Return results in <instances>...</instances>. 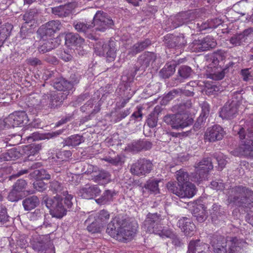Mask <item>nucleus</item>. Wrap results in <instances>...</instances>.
I'll use <instances>...</instances> for the list:
<instances>
[{
    "mask_svg": "<svg viewBox=\"0 0 253 253\" xmlns=\"http://www.w3.org/2000/svg\"><path fill=\"white\" fill-rule=\"evenodd\" d=\"M229 204L241 208L247 213L246 221L253 226V191L243 185L235 186L228 192Z\"/></svg>",
    "mask_w": 253,
    "mask_h": 253,
    "instance_id": "1",
    "label": "nucleus"
},
{
    "mask_svg": "<svg viewBox=\"0 0 253 253\" xmlns=\"http://www.w3.org/2000/svg\"><path fill=\"white\" fill-rule=\"evenodd\" d=\"M137 227V223L129 222L123 216H118L107 225L106 233L117 240L126 243L134 237Z\"/></svg>",
    "mask_w": 253,
    "mask_h": 253,
    "instance_id": "2",
    "label": "nucleus"
},
{
    "mask_svg": "<svg viewBox=\"0 0 253 253\" xmlns=\"http://www.w3.org/2000/svg\"><path fill=\"white\" fill-rule=\"evenodd\" d=\"M237 134L240 145V152L248 158H253V115L245 121L244 126H238Z\"/></svg>",
    "mask_w": 253,
    "mask_h": 253,
    "instance_id": "3",
    "label": "nucleus"
},
{
    "mask_svg": "<svg viewBox=\"0 0 253 253\" xmlns=\"http://www.w3.org/2000/svg\"><path fill=\"white\" fill-rule=\"evenodd\" d=\"M73 196L71 194H67L64 198L57 195L52 198H46L44 203L52 217L61 219L73 206Z\"/></svg>",
    "mask_w": 253,
    "mask_h": 253,
    "instance_id": "4",
    "label": "nucleus"
},
{
    "mask_svg": "<svg viewBox=\"0 0 253 253\" xmlns=\"http://www.w3.org/2000/svg\"><path fill=\"white\" fill-rule=\"evenodd\" d=\"M224 52L218 50L213 53L212 56V65L215 68V71L211 75V78L214 80H221L224 78L225 75L230 69L233 68L234 63L231 61L227 64L224 68H222L225 58Z\"/></svg>",
    "mask_w": 253,
    "mask_h": 253,
    "instance_id": "5",
    "label": "nucleus"
},
{
    "mask_svg": "<svg viewBox=\"0 0 253 253\" xmlns=\"http://www.w3.org/2000/svg\"><path fill=\"white\" fill-rule=\"evenodd\" d=\"M195 171L190 175V179L195 182H200L205 180L209 172L213 168L211 158H205L198 162H196L194 166Z\"/></svg>",
    "mask_w": 253,
    "mask_h": 253,
    "instance_id": "6",
    "label": "nucleus"
},
{
    "mask_svg": "<svg viewBox=\"0 0 253 253\" xmlns=\"http://www.w3.org/2000/svg\"><path fill=\"white\" fill-rule=\"evenodd\" d=\"M163 120L174 129H183L193 123V119L186 113L168 114L164 117Z\"/></svg>",
    "mask_w": 253,
    "mask_h": 253,
    "instance_id": "7",
    "label": "nucleus"
},
{
    "mask_svg": "<svg viewBox=\"0 0 253 253\" xmlns=\"http://www.w3.org/2000/svg\"><path fill=\"white\" fill-rule=\"evenodd\" d=\"M29 121L24 111L15 112L0 122V130L5 128L14 127L27 125Z\"/></svg>",
    "mask_w": 253,
    "mask_h": 253,
    "instance_id": "8",
    "label": "nucleus"
},
{
    "mask_svg": "<svg viewBox=\"0 0 253 253\" xmlns=\"http://www.w3.org/2000/svg\"><path fill=\"white\" fill-rule=\"evenodd\" d=\"M163 219L161 212H148L143 222L142 227L150 233L155 234L160 231Z\"/></svg>",
    "mask_w": 253,
    "mask_h": 253,
    "instance_id": "9",
    "label": "nucleus"
},
{
    "mask_svg": "<svg viewBox=\"0 0 253 253\" xmlns=\"http://www.w3.org/2000/svg\"><path fill=\"white\" fill-rule=\"evenodd\" d=\"M92 25L96 31L105 32L107 29L112 28L114 22L107 13L98 10L93 17Z\"/></svg>",
    "mask_w": 253,
    "mask_h": 253,
    "instance_id": "10",
    "label": "nucleus"
},
{
    "mask_svg": "<svg viewBox=\"0 0 253 253\" xmlns=\"http://www.w3.org/2000/svg\"><path fill=\"white\" fill-rule=\"evenodd\" d=\"M199 17L197 9L179 12L170 18L172 28H176L183 25H187Z\"/></svg>",
    "mask_w": 253,
    "mask_h": 253,
    "instance_id": "11",
    "label": "nucleus"
},
{
    "mask_svg": "<svg viewBox=\"0 0 253 253\" xmlns=\"http://www.w3.org/2000/svg\"><path fill=\"white\" fill-rule=\"evenodd\" d=\"M62 28V25L59 20H51L42 25L37 33L41 38H51Z\"/></svg>",
    "mask_w": 253,
    "mask_h": 253,
    "instance_id": "12",
    "label": "nucleus"
},
{
    "mask_svg": "<svg viewBox=\"0 0 253 253\" xmlns=\"http://www.w3.org/2000/svg\"><path fill=\"white\" fill-rule=\"evenodd\" d=\"M153 165L151 161L145 158L139 159L130 166V172L133 175L145 176L152 170Z\"/></svg>",
    "mask_w": 253,
    "mask_h": 253,
    "instance_id": "13",
    "label": "nucleus"
},
{
    "mask_svg": "<svg viewBox=\"0 0 253 253\" xmlns=\"http://www.w3.org/2000/svg\"><path fill=\"white\" fill-rule=\"evenodd\" d=\"M216 44V41L212 37L207 36L201 39L194 40L190 46L193 51L200 52L213 48Z\"/></svg>",
    "mask_w": 253,
    "mask_h": 253,
    "instance_id": "14",
    "label": "nucleus"
},
{
    "mask_svg": "<svg viewBox=\"0 0 253 253\" xmlns=\"http://www.w3.org/2000/svg\"><path fill=\"white\" fill-rule=\"evenodd\" d=\"M253 38V28L245 29L242 32L233 35L229 39L230 43L234 46L244 45L250 42Z\"/></svg>",
    "mask_w": 253,
    "mask_h": 253,
    "instance_id": "15",
    "label": "nucleus"
},
{
    "mask_svg": "<svg viewBox=\"0 0 253 253\" xmlns=\"http://www.w3.org/2000/svg\"><path fill=\"white\" fill-rule=\"evenodd\" d=\"M166 46L169 48L180 49L187 44V41L183 34L176 36L172 34H167L163 38Z\"/></svg>",
    "mask_w": 253,
    "mask_h": 253,
    "instance_id": "16",
    "label": "nucleus"
},
{
    "mask_svg": "<svg viewBox=\"0 0 253 253\" xmlns=\"http://www.w3.org/2000/svg\"><path fill=\"white\" fill-rule=\"evenodd\" d=\"M157 57V54L154 52H145L138 58L137 65L135 67V72L145 71L148 67L156 61Z\"/></svg>",
    "mask_w": 253,
    "mask_h": 253,
    "instance_id": "17",
    "label": "nucleus"
},
{
    "mask_svg": "<svg viewBox=\"0 0 253 253\" xmlns=\"http://www.w3.org/2000/svg\"><path fill=\"white\" fill-rule=\"evenodd\" d=\"M65 44L68 46H77L76 51L80 55H83L85 53V51L80 49L84 43V40L79 34L69 33L65 37Z\"/></svg>",
    "mask_w": 253,
    "mask_h": 253,
    "instance_id": "18",
    "label": "nucleus"
},
{
    "mask_svg": "<svg viewBox=\"0 0 253 253\" xmlns=\"http://www.w3.org/2000/svg\"><path fill=\"white\" fill-rule=\"evenodd\" d=\"M225 243L224 238L222 236L214 235L212 237L211 244L213 247V251L215 253H228L229 241L230 238Z\"/></svg>",
    "mask_w": 253,
    "mask_h": 253,
    "instance_id": "19",
    "label": "nucleus"
},
{
    "mask_svg": "<svg viewBox=\"0 0 253 253\" xmlns=\"http://www.w3.org/2000/svg\"><path fill=\"white\" fill-rule=\"evenodd\" d=\"M197 85L201 87V91L207 95H214L224 90L222 86L209 81H198Z\"/></svg>",
    "mask_w": 253,
    "mask_h": 253,
    "instance_id": "20",
    "label": "nucleus"
},
{
    "mask_svg": "<svg viewBox=\"0 0 253 253\" xmlns=\"http://www.w3.org/2000/svg\"><path fill=\"white\" fill-rule=\"evenodd\" d=\"M237 103L227 101L222 108L219 116L223 119L231 120L238 114L239 106Z\"/></svg>",
    "mask_w": 253,
    "mask_h": 253,
    "instance_id": "21",
    "label": "nucleus"
},
{
    "mask_svg": "<svg viewBox=\"0 0 253 253\" xmlns=\"http://www.w3.org/2000/svg\"><path fill=\"white\" fill-rule=\"evenodd\" d=\"M223 128L218 125H214L209 128L205 134V139L209 142H215L221 140L225 135Z\"/></svg>",
    "mask_w": 253,
    "mask_h": 253,
    "instance_id": "22",
    "label": "nucleus"
},
{
    "mask_svg": "<svg viewBox=\"0 0 253 253\" xmlns=\"http://www.w3.org/2000/svg\"><path fill=\"white\" fill-rule=\"evenodd\" d=\"M187 253H211L210 246L199 239L190 241Z\"/></svg>",
    "mask_w": 253,
    "mask_h": 253,
    "instance_id": "23",
    "label": "nucleus"
},
{
    "mask_svg": "<svg viewBox=\"0 0 253 253\" xmlns=\"http://www.w3.org/2000/svg\"><path fill=\"white\" fill-rule=\"evenodd\" d=\"M101 190L97 185H85L80 190V196L86 199H92L99 195Z\"/></svg>",
    "mask_w": 253,
    "mask_h": 253,
    "instance_id": "24",
    "label": "nucleus"
},
{
    "mask_svg": "<svg viewBox=\"0 0 253 253\" xmlns=\"http://www.w3.org/2000/svg\"><path fill=\"white\" fill-rule=\"evenodd\" d=\"M51 84L54 88L59 91L65 92V95L67 96L70 92L73 91L71 85L67 80L62 77L56 78L52 81Z\"/></svg>",
    "mask_w": 253,
    "mask_h": 253,
    "instance_id": "25",
    "label": "nucleus"
},
{
    "mask_svg": "<svg viewBox=\"0 0 253 253\" xmlns=\"http://www.w3.org/2000/svg\"><path fill=\"white\" fill-rule=\"evenodd\" d=\"M117 42L112 39L107 42V46H105V52L103 57L106 58L108 62H110L115 60L118 50Z\"/></svg>",
    "mask_w": 253,
    "mask_h": 253,
    "instance_id": "26",
    "label": "nucleus"
},
{
    "mask_svg": "<svg viewBox=\"0 0 253 253\" xmlns=\"http://www.w3.org/2000/svg\"><path fill=\"white\" fill-rule=\"evenodd\" d=\"M40 44L38 47L39 52L44 53L55 48L58 44L55 39L52 38H41L39 41Z\"/></svg>",
    "mask_w": 253,
    "mask_h": 253,
    "instance_id": "27",
    "label": "nucleus"
},
{
    "mask_svg": "<svg viewBox=\"0 0 253 253\" xmlns=\"http://www.w3.org/2000/svg\"><path fill=\"white\" fill-rule=\"evenodd\" d=\"M247 243L243 239L236 237L230 238L229 241L228 253H242V250Z\"/></svg>",
    "mask_w": 253,
    "mask_h": 253,
    "instance_id": "28",
    "label": "nucleus"
},
{
    "mask_svg": "<svg viewBox=\"0 0 253 253\" xmlns=\"http://www.w3.org/2000/svg\"><path fill=\"white\" fill-rule=\"evenodd\" d=\"M177 226L186 236L193 234L192 232L195 228L194 224L191 222L190 219L187 217H182L177 222Z\"/></svg>",
    "mask_w": 253,
    "mask_h": 253,
    "instance_id": "29",
    "label": "nucleus"
},
{
    "mask_svg": "<svg viewBox=\"0 0 253 253\" xmlns=\"http://www.w3.org/2000/svg\"><path fill=\"white\" fill-rule=\"evenodd\" d=\"M193 73L191 68L187 65H181L178 67L177 76L175 79L177 84L181 83L183 80L190 78Z\"/></svg>",
    "mask_w": 253,
    "mask_h": 253,
    "instance_id": "30",
    "label": "nucleus"
},
{
    "mask_svg": "<svg viewBox=\"0 0 253 253\" xmlns=\"http://www.w3.org/2000/svg\"><path fill=\"white\" fill-rule=\"evenodd\" d=\"M152 42L150 40L146 39L143 41H141L135 43L131 48H130L128 54L132 56H134L137 53L143 51L148 47L151 45Z\"/></svg>",
    "mask_w": 253,
    "mask_h": 253,
    "instance_id": "31",
    "label": "nucleus"
},
{
    "mask_svg": "<svg viewBox=\"0 0 253 253\" xmlns=\"http://www.w3.org/2000/svg\"><path fill=\"white\" fill-rule=\"evenodd\" d=\"M196 187L194 184L191 182H186L181 184L179 197L191 198L196 193Z\"/></svg>",
    "mask_w": 253,
    "mask_h": 253,
    "instance_id": "32",
    "label": "nucleus"
},
{
    "mask_svg": "<svg viewBox=\"0 0 253 253\" xmlns=\"http://www.w3.org/2000/svg\"><path fill=\"white\" fill-rule=\"evenodd\" d=\"M40 204L39 198L35 195L28 196L22 201V205L25 211H30L35 209Z\"/></svg>",
    "mask_w": 253,
    "mask_h": 253,
    "instance_id": "33",
    "label": "nucleus"
},
{
    "mask_svg": "<svg viewBox=\"0 0 253 253\" xmlns=\"http://www.w3.org/2000/svg\"><path fill=\"white\" fill-rule=\"evenodd\" d=\"M193 216L199 222H203L207 219L208 215L205 206L203 204L197 205L192 210Z\"/></svg>",
    "mask_w": 253,
    "mask_h": 253,
    "instance_id": "34",
    "label": "nucleus"
},
{
    "mask_svg": "<svg viewBox=\"0 0 253 253\" xmlns=\"http://www.w3.org/2000/svg\"><path fill=\"white\" fill-rule=\"evenodd\" d=\"M47 97L49 99V103L48 107L51 109L58 108L60 107L66 98V96L64 95L62 93H57L53 94H49L47 95Z\"/></svg>",
    "mask_w": 253,
    "mask_h": 253,
    "instance_id": "35",
    "label": "nucleus"
},
{
    "mask_svg": "<svg viewBox=\"0 0 253 253\" xmlns=\"http://www.w3.org/2000/svg\"><path fill=\"white\" fill-rule=\"evenodd\" d=\"M116 194L114 190H106L100 198L95 200V202L101 205L108 204L113 201V198Z\"/></svg>",
    "mask_w": 253,
    "mask_h": 253,
    "instance_id": "36",
    "label": "nucleus"
},
{
    "mask_svg": "<svg viewBox=\"0 0 253 253\" xmlns=\"http://www.w3.org/2000/svg\"><path fill=\"white\" fill-rule=\"evenodd\" d=\"M21 156L20 151L16 148H13L0 154V161L15 160L20 158Z\"/></svg>",
    "mask_w": 253,
    "mask_h": 253,
    "instance_id": "37",
    "label": "nucleus"
},
{
    "mask_svg": "<svg viewBox=\"0 0 253 253\" xmlns=\"http://www.w3.org/2000/svg\"><path fill=\"white\" fill-rule=\"evenodd\" d=\"M70 4V2H68L64 5L52 7L51 12L60 18L67 17L71 14V10L68 8Z\"/></svg>",
    "mask_w": 253,
    "mask_h": 253,
    "instance_id": "38",
    "label": "nucleus"
},
{
    "mask_svg": "<svg viewBox=\"0 0 253 253\" xmlns=\"http://www.w3.org/2000/svg\"><path fill=\"white\" fill-rule=\"evenodd\" d=\"M162 109L160 106H157L148 117L146 121L147 125L151 128L156 127L157 125L158 116L161 112Z\"/></svg>",
    "mask_w": 253,
    "mask_h": 253,
    "instance_id": "39",
    "label": "nucleus"
},
{
    "mask_svg": "<svg viewBox=\"0 0 253 253\" xmlns=\"http://www.w3.org/2000/svg\"><path fill=\"white\" fill-rule=\"evenodd\" d=\"M161 180L158 179H150L145 183L143 188L147 190L151 194H157L160 193L159 183Z\"/></svg>",
    "mask_w": 253,
    "mask_h": 253,
    "instance_id": "40",
    "label": "nucleus"
},
{
    "mask_svg": "<svg viewBox=\"0 0 253 253\" xmlns=\"http://www.w3.org/2000/svg\"><path fill=\"white\" fill-rule=\"evenodd\" d=\"M176 64L174 62L165 65L159 72V75L163 79H167L173 74L175 71Z\"/></svg>",
    "mask_w": 253,
    "mask_h": 253,
    "instance_id": "41",
    "label": "nucleus"
},
{
    "mask_svg": "<svg viewBox=\"0 0 253 253\" xmlns=\"http://www.w3.org/2000/svg\"><path fill=\"white\" fill-rule=\"evenodd\" d=\"M103 160L112 165L122 167L125 162V157L123 155L120 154L114 157L106 156Z\"/></svg>",
    "mask_w": 253,
    "mask_h": 253,
    "instance_id": "42",
    "label": "nucleus"
},
{
    "mask_svg": "<svg viewBox=\"0 0 253 253\" xmlns=\"http://www.w3.org/2000/svg\"><path fill=\"white\" fill-rule=\"evenodd\" d=\"M30 176L32 178H34L36 180H42L43 179H50V174L49 173L44 169H35L33 171L30 173Z\"/></svg>",
    "mask_w": 253,
    "mask_h": 253,
    "instance_id": "43",
    "label": "nucleus"
},
{
    "mask_svg": "<svg viewBox=\"0 0 253 253\" xmlns=\"http://www.w3.org/2000/svg\"><path fill=\"white\" fill-rule=\"evenodd\" d=\"M192 106L191 100L189 99L173 106L172 110L176 113H186L187 109L191 108Z\"/></svg>",
    "mask_w": 253,
    "mask_h": 253,
    "instance_id": "44",
    "label": "nucleus"
},
{
    "mask_svg": "<svg viewBox=\"0 0 253 253\" xmlns=\"http://www.w3.org/2000/svg\"><path fill=\"white\" fill-rule=\"evenodd\" d=\"M111 180V174L104 170L99 171L98 173L94 176L95 181L101 184L108 183Z\"/></svg>",
    "mask_w": 253,
    "mask_h": 253,
    "instance_id": "45",
    "label": "nucleus"
},
{
    "mask_svg": "<svg viewBox=\"0 0 253 253\" xmlns=\"http://www.w3.org/2000/svg\"><path fill=\"white\" fill-rule=\"evenodd\" d=\"M49 189L53 193L58 194H62L66 197L68 193L67 190H64L63 186L61 183L57 181L53 180L50 182Z\"/></svg>",
    "mask_w": 253,
    "mask_h": 253,
    "instance_id": "46",
    "label": "nucleus"
},
{
    "mask_svg": "<svg viewBox=\"0 0 253 253\" xmlns=\"http://www.w3.org/2000/svg\"><path fill=\"white\" fill-rule=\"evenodd\" d=\"M83 137L82 136L76 134L71 135L64 140V144L68 146H76L83 142Z\"/></svg>",
    "mask_w": 253,
    "mask_h": 253,
    "instance_id": "47",
    "label": "nucleus"
},
{
    "mask_svg": "<svg viewBox=\"0 0 253 253\" xmlns=\"http://www.w3.org/2000/svg\"><path fill=\"white\" fill-rule=\"evenodd\" d=\"M40 13V10L37 8H32L29 9L23 15V20L25 23L28 24L34 21L37 18Z\"/></svg>",
    "mask_w": 253,
    "mask_h": 253,
    "instance_id": "48",
    "label": "nucleus"
},
{
    "mask_svg": "<svg viewBox=\"0 0 253 253\" xmlns=\"http://www.w3.org/2000/svg\"><path fill=\"white\" fill-rule=\"evenodd\" d=\"M107 42L103 40L100 39L96 42L94 44V53L99 56H103L105 52V46H107Z\"/></svg>",
    "mask_w": 253,
    "mask_h": 253,
    "instance_id": "49",
    "label": "nucleus"
},
{
    "mask_svg": "<svg viewBox=\"0 0 253 253\" xmlns=\"http://www.w3.org/2000/svg\"><path fill=\"white\" fill-rule=\"evenodd\" d=\"M73 26L78 32L80 33H85L88 29L93 28L92 22H74Z\"/></svg>",
    "mask_w": 253,
    "mask_h": 253,
    "instance_id": "50",
    "label": "nucleus"
},
{
    "mask_svg": "<svg viewBox=\"0 0 253 253\" xmlns=\"http://www.w3.org/2000/svg\"><path fill=\"white\" fill-rule=\"evenodd\" d=\"M25 193H23L22 192L19 191L13 187L10 191L8 195V199L11 202H17L20 200H21L24 196Z\"/></svg>",
    "mask_w": 253,
    "mask_h": 253,
    "instance_id": "51",
    "label": "nucleus"
},
{
    "mask_svg": "<svg viewBox=\"0 0 253 253\" xmlns=\"http://www.w3.org/2000/svg\"><path fill=\"white\" fill-rule=\"evenodd\" d=\"M71 156L72 152L71 151L64 150L59 151L56 155L57 159V163H66L69 161Z\"/></svg>",
    "mask_w": 253,
    "mask_h": 253,
    "instance_id": "52",
    "label": "nucleus"
},
{
    "mask_svg": "<svg viewBox=\"0 0 253 253\" xmlns=\"http://www.w3.org/2000/svg\"><path fill=\"white\" fill-rule=\"evenodd\" d=\"M181 184L178 181H169L167 184V188L169 191L179 197Z\"/></svg>",
    "mask_w": 253,
    "mask_h": 253,
    "instance_id": "53",
    "label": "nucleus"
},
{
    "mask_svg": "<svg viewBox=\"0 0 253 253\" xmlns=\"http://www.w3.org/2000/svg\"><path fill=\"white\" fill-rule=\"evenodd\" d=\"M27 24L24 23L21 26L20 31L19 32L20 37L22 39H27L28 41L32 42V39L31 38L33 34L31 29L27 27Z\"/></svg>",
    "mask_w": 253,
    "mask_h": 253,
    "instance_id": "54",
    "label": "nucleus"
},
{
    "mask_svg": "<svg viewBox=\"0 0 253 253\" xmlns=\"http://www.w3.org/2000/svg\"><path fill=\"white\" fill-rule=\"evenodd\" d=\"M38 247V253H55V251L50 243H39Z\"/></svg>",
    "mask_w": 253,
    "mask_h": 253,
    "instance_id": "55",
    "label": "nucleus"
},
{
    "mask_svg": "<svg viewBox=\"0 0 253 253\" xmlns=\"http://www.w3.org/2000/svg\"><path fill=\"white\" fill-rule=\"evenodd\" d=\"M110 218V214L109 212L105 210L100 211L97 215L96 218L101 225H103L105 224Z\"/></svg>",
    "mask_w": 253,
    "mask_h": 253,
    "instance_id": "56",
    "label": "nucleus"
},
{
    "mask_svg": "<svg viewBox=\"0 0 253 253\" xmlns=\"http://www.w3.org/2000/svg\"><path fill=\"white\" fill-rule=\"evenodd\" d=\"M103 225L95 219L87 226V230L91 233H99L100 232L101 227Z\"/></svg>",
    "mask_w": 253,
    "mask_h": 253,
    "instance_id": "57",
    "label": "nucleus"
},
{
    "mask_svg": "<svg viewBox=\"0 0 253 253\" xmlns=\"http://www.w3.org/2000/svg\"><path fill=\"white\" fill-rule=\"evenodd\" d=\"M176 175L177 181L180 184L189 182V175L188 173L184 170L180 169L177 171Z\"/></svg>",
    "mask_w": 253,
    "mask_h": 253,
    "instance_id": "58",
    "label": "nucleus"
},
{
    "mask_svg": "<svg viewBox=\"0 0 253 253\" xmlns=\"http://www.w3.org/2000/svg\"><path fill=\"white\" fill-rule=\"evenodd\" d=\"M213 157L216 159L218 163V170H222L227 164V161L222 154L214 153Z\"/></svg>",
    "mask_w": 253,
    "mask_h": 253,
    "instance_id": "59",
    "label": "nucleus"
},
{
    "mask_svg": "<svg viewBox=\"0 0 253 253\" xmlns=\"http://www.w3.org/2000/svg\"><path fill=\"white\" fill-rule=\"evenodd\" d=\"M241 75L243 81L245 82L253 81V69L246 68L241 70Z\"/></svg>",
    "mask_w": 253,
    "mask_h": 253,
    "instance_id": "60",
    "label": "nucleus"
},
{
    "mask_svg": "<svg viewBox=\"0 0 253 253\" xmlns=\"http://www.w3.org/2000/svg\"><path fill=\"white\" fill-rule=\"evenodd\" d=\"M9 216L7 214L6 208L3 206H0V226L3 225L9 221Z\"/></svg>",
    "mask_w": 253,
    "mask_h": 253,
    "instance_id": "61",
    "label": "nucleus"
},
{
    "mask_svg": "<svg viewBox=\"0 0 253 253\" xmlns=\"http://www.w3.org/2000/svg\"><path fill=\"white\" fill-rule=\"evenodd\" d=\"M200 106L202 112L199 117L206 120L210 114V105L207 102L204 101L200 104Z\"/></svg>",
    "mask_w": 253,
    "mask_h": 253,
    "instance_id": "62",
    "label": "nucleus"
},
{
    "mask_svg": "<svg viewBox=\"0 0 253 253\" xmlns=\"http://www.w3.org/2000/svg\"><path fill=\"white\" fill-rule=\"evenodd\" d=\"M26 150L29 151L27 154L30 157L31 155H35L37 154L41 150L42 145L40 144L33 143L26 146Z\"/></svg>",
    "mask_w": 253,
    "mask_h": 253,
    "instance_id": "63",
    "label": "nucleus"
},
{
    "mask_svg": "<svg viewBox=\"0 0 253 253\" xmlns=\"http://www.w3.org/2000/svg\"><path fill=\"white\" fill-rule=\"evenodd\" d=\"M27 186V181L23 179H19L13 185L12 187L18 190L19 191L25 193L26 188Z\"/></svg>",
    "mask_w": 253,
    "mask_h": 253,
    "instance_id": "64",
    "label": "nucleus"
}]
</instances>
